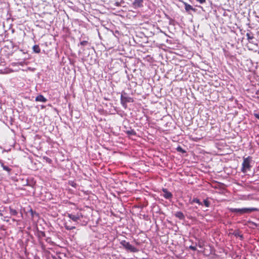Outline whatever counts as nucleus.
I'll return each instance as SVG.
<instances>
[{
	"instance_id": "nucleus-1",
	"label": "nucleus",
	"mask_w": 259,
	"mask_h": 259,
	"mask_svg": "<svg viewBox=\"0 0 259 259\" xmlns=\"http://www.w3.org/2000/svg\"><path fill=\"white\" fill-rule=\"evenodd\" d=\"M229 210L231 212L239 213L240 214L250 213L252 211H259V209L255 207L242 208H229Z\"/></svg>"
},
{
	"instance_id": "nucleus-2",
	"label": "nucleus",
	"mask_w": 259,
	"mask_h": 259,
	"mask_svg": "<svg viewBox=\"0 0 259 259\" xmlns=\"http://www.w3.org/2000/svg\"><path fill=\"white\" fill-rule=\"evenodd\" d=\"M252 161V157L248 156L247 157H243V161L242 163V167L241 171L243 173L247 172V171L250 170L252 166L250 163Z\"/></svg>"
},
{
	"instance_id": "nucleus-3",
	"label": "nucleus",
	"mask_w": 259,
	"mask_h": 259,
	"mask_svg": "<svg viewBox=\"0 0 259 259\" xmlns=\"http://www.w3.org/2000/svg\"><path fill=\"white\" fill-rule=\"evenodd\" d=\"M120 244L127 251L131 252H137L139 249L135 246L131 245L130 242L125 240H122L120 242Z\"/></svg>"
},
{
	"instance_id": "nucleus-4",
	"label": "nucleus",
	"mask_w": 259,
	"mask_h": 259,
	"mask_svg": "<svg viewBox=\"0 0 259 259\" xmlns=\"http://www.w3.org/2000/svg\"><path fill=\"white\" fill-rule=\"evenodd\" d=\"M66 216L76 223H78V221H80L83 218V215L80 211L76 212L68 213Z\"/></svg>"
},
{
	"instance_id": "nucleus-5",
	"label": "nucleus",
	"mask_w": 259,
	"mask_h": 259,
	"mask_svg": "<svg viewBox=\"0 0 259 259\" xmlns=\"http://www.w3.org/2000/svg\"><path fill=\"white\" fill-rule=\"evenodd\" d=\"M134 100L132 98L128 96L125 93L121 94L120 96V102L122 107L126 109L127 108V103L133 102Z\"/></svg>"
},
{
	"instance_id": "nucleus-6",
	"label": "nucleus",
	"mask_w": 259,
	"mask_h": 259,
	"mask_svg": "<svg viewBox=\"0 0 259 259\" xmlns=\"http://www.w3.org/2000/svg\"><path fill=\"white\" fill-rule=\"evenodd\" d=\"M163 194L162 196L167 199H170L172 197V194L171 192L168 191L166 189H163Z\"/></svg>"
},
{
	"instance_id": "nucleus-7",
	"label": "nucleus",
	"mask_w": 259,
	"mask_h": 259,
	"mask_svg": "<svg viewBox=\"0 0 259 259\" xmlns=\"http://www.w3.org/2000/svg\"><path fill=\"white\" fill-rule=\"evenodd\" d=\"M143 0H135L133 3V6L135 8H141L143 7Z\"/></svg>"
},
{
	"instance_id": "nucleus-8",
	"label": "nucleus",
	"mask_w": 259,
	"mask_h": 259,
	"mask_svg": "<svg viewBox=\"0 0 259 259\" xmlns=\"http://www.w3.org/2000/svg\"><path fill=\"white\" fill-rule=\"evenodd\" d=\"M35 101L37 102L46 103L47 101V99L42 95H39L35 98Z\"/></svg>"
},
{
	"instance_id": "nucleus-9",
	"label": "nucleus",
	"mask_w": 259,
	"mask_h": 259,
	"mask_svg": "<svg viewBox=\"0 0 259 259\" xmlns=\"http://www.w3.org/2000/svg\"><path fill=\"white\" fill-rule=\"evenodd\" d=\"M184 4L186 12H189L191 10L193 11L194 12L196 11V9L195 8H193L192 6H191L190 5L187 4V3H184Z\"/></svg>"
},
{
	"instance_id": "nucleus-10",
	"label": "nucleus",
	"mask_w": 259,
	"mask_h": 259,
	"mask_svg": "<svg viewBox=\"0 0 259 259\" xmlns=\"http://www.w3.org/2000/svg\"><path fill=\"white\" fill-rule=\"evenodd\" d=\"M125 133L128 135V136H135L136 135V132L134 131V130L132 129L131 128H129L127 129Z\"/></svg>"
},
{
	"instance_id": "nucleus-11",
	"label": "nucleus",
	"mask_w": 259,
	"mask_h": 259,
	"mask_svg": "<svg viewBox=\"0 0 259 259\" xmlns=\"http://www.w3.org/2000/svg\"><path fill=\"white\" fill-rule=\"evenodd\" d=\"M176 217L179 218L180 220H183L185 219V215L181 211H178L175 214Z\"/></svg>"
},
{
	"instance_id": "nucleus-12",
	"label": "nucleus",
	"mask_w": 259,
	"mask_h": 259,
	"mask_svg": "<svg viewBox=\"0 0 259 259\" xmlns=\"http://www.w3.org/2000/svg\"><path fill=\"white\" fill-rule=\"evenodd\" d=\"M0 163L1 164L2 167H3V169L7 171L9 173V174H10L11 169L10 168H9L8 166L5 165L4 164V163L3 162V161L1 160L0 161Z\"/></svg>"
},
{
	"instance_id": "nucleus-13",
	"label": "nucleus",
	"mask_w": 259,
	"mask_h": 259,
	"mask_svg": "<svg viewBox=\"0 0 259 259\" xmlns=\"http://www.w3.org/2000/svg\"><path fill=\"white\" fill-rule=\"evenodd\" d=\"M64 227L67 230H71L75 229V226H71L69 225L68 222H66L64 224Z\"/></svg>"
},
{
	"instance_id": "nucleus-14",
	"label": "nucleus",
	"mask_w": 259,
	"mask_h": 259,
	"mask_svg": "<svg viewBox=\"0 0 259 259\" xmlns=\"http://www.w3.org/2000/svg\"><path fill=\"white\" fill-rule=\"evenodd\" d=\"M33 51L34 52L36 53H39L40 52V49L38 45H34L32 48Z\"/></svg>"
},
{
	"instance_id": "nucleus-15",
	"label": "nucleus",
	"mask_w": 259,
	"mask_h": 259,
	"mask_svg": "<svg viewBox=\"0 0 259 259\" xmlns=\"http://www.w3.org/2000/svg\"><path fill=\"white\" fill-rule=\"evenodd\" d=\"M9 209H10V213L11 215H16L18 214V212L16 209H14L11 207H10Z\"/></svg>"
},
{
	"instance_id": "nucleus-16",
	"label": "nucleus",
	"mask_w": 259,
	"mask_h": 259,
	"mask_svg": "<svg viewBox=\"0 0 259 259\" xmlns=\"http://www.w3.org/2000/svg\"><path fill=\"white\" fill-rule=\"evenodd\" d=\"M246 36L247 40L250 42V40L254 38V36L252 35H251L250 33H247Z\"/></svg>"
},
{
	"instance_id": "nucleus-17",
	"label": "nucleus",
	"mask_w": 259,
	"mask_h": 259,
	"mask_svg": "<svg viewBox=\"0 0 259 259\" xmlns=\"http://www.w3.org/2000/svg\"><path fill=\"white\" fill-rule=\"evenodd\" d=\"M192 202H195L197 204H198L199 205H203V203L202 202H200V201L199 200V199H197V198H194L192 200Z\"/></svg>"
},
{
	"instance_id": "nucleus-18",
	"label": "nucleus",
	"mask_w": 259,
	"mask_h": 259,
	"mask_svg": "<svg viewBox=\"0 0 259 259\" xmlns=\"http://www.w3.org/2000/svg\"><path fill=\"white\" fill-rule=\"evenodd\" d=\"M176 149L178 152H181L182 153H186V151L184 150L181 146H178Z\"/></svg>"
},
{
	"instance_id": "nucleus-19",
	"label": "nucleus",
	"mask_w": 259,
	"mask_h": 259,
	"mask_svg": "<svg viewBox=\"0 0 259 259\" xmlns=\"http://www.w3.org/2000/svg\"><path fill=\"white\" fill-rule=\"evenodd\" d=\"M206 207H209L210 205V202L206 199H204L202 203Z\"/></svg>"
},
{
	"instance_id": "nucleus-20",
	"label": "nucleus",
	"mask_w": 259,
	"mask_h": 259,
	"mask_svg": "<svg viewBox=\"0 0 259 259\" xmlns=\"http://www.w3.org/2000/svg\"><path fill=\"white\" fill-rule=\"evenodd\" d=\"M30 212L32 218H33L35 215H38V213H37L35 211H33V210L31 209H30Z\"/></svg>"
},
{
	"instance_id": "nucleus-21",
	"label": "nucleus",
	"mask_w": 259,
	"mask_h": 259,
	"mask_svg": "<svg viewBox=\"0 0 259 259\" xmlns=\"http://www.w3.org/2000/svg\"><path fill=\"white\" fill-rule=\"evenodd\" d=\"M44 159H45L46 161L49 163H51L52 162V159L48 157L45 156L44 157Z\"/></svg>"
},
{
	"instance_id": "nucleus-22",
	"label": "nucleus",
	"mask_w": 259,
	"mask_h": 259,
	"mask_svg": "<svg viewBox=\"0 0 259 259\" xmlns=\"http://www.w3.org/2000/svg\"><path fill=\"white\" fill-rule=\"evenodd\" d=\"M88 42L85 40L82 41L80 42V45L81 46H86L88 44Z\"/></svg>"
},
{
	"instance_id": "nucleus-23",
	"label": "nucleus",
	"mask_w": 259,
	"mask_h": 259,
	"mask_svg": "<svg viewBox=\"0 0 259 259\" xmlns=\"http://www.w3.org/2000/svg\"><path fill=\"white\" fill-rule=\"evenodd\" d=\"M189 248L193 250V251H196L197 250V248H196V246H192V245H190L189 247Z\"/></svg>"
},
{
	"instance_id": "nucleus-24",
	"label": "nucleus",
	"mask_w": 259,
	"mask_h": 259,
	"mask_svg": "<svg viewBox=\"0 0 259 259\" xmlns=\"http://www.w3.org/2000/svg\"><path fill=\"white\" fill-rule=\"evenodd\" d=\"M69 184L71 186H72L74 188H76V187L77 186V184L74 182H71L69 183Z\"/></svg>"
},
{
	"instance_id": "nucleus-25",
	"label": "nucleus",
	"mask_w": 259,
	"mask_h": 259,
	"mask_svg": "<svg viewBox=\"0 0 259 259\" xmlns=\"http://www.w3.org/2000/svg\"><path fill=\"white\" fill-rule=\"evenodd\" d=\"M196 1L199 2L200 4H202L205 3L206 0H196Z\"/></svg>"
},
{
	"instance_id": "nucleus-26",
	"label": "nucleus",
	"mask_w": 259,
	"mask_h": 259,
	"mask_svg": "<svg viewBox=\"0 0 259 259\" xmlns=\"http://www.w3.org/2000/svg\"><path fill=\"white\" fill-rule=\"evenodd\" d=\"M255 116L258 119H259V114H255Z\"/></svg>"
},
{
	"instance_id": "nucleus-27",
	"label": "nucleus",
	"mask_w": 259,
	"mask_h": 259,
	"mask_svg": "<svg viewBox=\"0 0 259 259\" xmlns=\"http://www.w3.org/2000/svg\"><path fill=\"white\" fill-rule=\"evenodd\" d=\"M198 246H199L200 248H201V247H202V246H201L200 244H199V245H198Z\"/></svg>"
},
{
	"instance_id": "nucleus-28",
	"label": "nucleus",
	"mask_w": 259,
	"mask_h": 259,
	"mask_svg": "<svg viewBox=\"0 0 259 259\" xmlns=\"http://www.w3.org/2000/svg\"><path fill=\"white\" fill-rule=\"evenodd\" d=\"M166 17L168 18V19H170L169 17L167 15H166Z\"/></svg>"
}]
</instances>
